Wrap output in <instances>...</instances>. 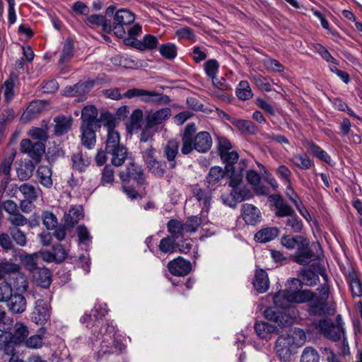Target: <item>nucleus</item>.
Returning a JSON list of instances; mask_svg holds the SVG:
<instances>
[{
    "mask_svg": "<svg viewBox=\"0 0 362 362\" xmlns=\"http://www.w3.org/2000/svg\"><path fill=\"white\" fill-rule=\"evenodd\" d=\"M107 313V305L105 303L95 304L90 314H85L81 318V322L88 323V327L91 322L95 328L92 330V335L95 341H100V352L105 354L112 351V348L120 349L119 343L115 337V327L112 322H107L100 330H98L100 320Z\"/></svg>",
    "mask_w": 362,
    "mask_h": 362,
    "instance_id": "nucleus-1",
    "label": "nucleus"
},
{
    "mask_svg": "<svg viewBox=\"0 0 362 362\" xmlns=\"http://www.w3.org/2000/svg\"><path fill=\"white\" fill-rule=\"evenodd\" d=\"M275 308H267L264 310V317L270 321L276 323L279 327H286L292 325L293 317L286 311H277L276 308H287L291 303H305L303 290H291L286 288L277 292L273 296Z\"/></svg>",
    "mask_w": 362,
    "mask_h": 362,
    "instance_id": "nucleus-2",
    "label": "nucleus"
},
{
    "mask_svg": "<svg viewBox=\"0 0 362 362\" xmlns=\"http://www.w3.org/2000/svg\"><path fill=\"white\" fill-rule=\"evenodd\" d=\"M320 295L310 290H303L305 303L308 304L310 313L315 315L332 314L334 308L328 302L329 288L327 284H322L317 288Z\"/></svg>",
    "mask_w": 362,
    "mask_h": 362,
    "instance_id": "nucleus-3",
    "label": "nucleus"
},
{
    "mask_svg": "<svg viewBox=\"0 0 362 362\" xmlns=\"http://www.w3.org/2000/svg\"><path fill=\"white\" fill-rule=\"evenodd\" d=\"M317 329L326 338L339 343L341 354L346 356L350 354L344 329L340 322L334 324L331 319L325 318L318 322Z\"/></svg>",
    "mask_w": 362,
    "mask_h": 362,
    "instance_id": "nucleus-4",
    "label": "nucleus"
},
{
    "mask_svg": "<svg viewBox=\"0 0 362 362\" xmlns=\"http://www.w3.org/2000/svg\"><path fill=\"white\" fill-rule=\"evenodd\" d=\"M102 93L107 98L112 100H119L124 97L127 98H139L141 101L145 103H158L163 98L162 95L156 91L136 88L129 89L124 94L121 93L120 89L118 88L103 90Z\"/></svg>",
    "mask_w": 362,
    "mask_h": 362,
    "instance_id": "nucleus-5",
    "label": "nucleus"
},
{
    "mask_svg": "<svg viewBox=\"0 0 362 362\" xmlns=\"http://www.w3.org/2000/svg\"><path fill=\"white\" fill-rule=\"evenodd\" d=\"M212 146V138L207 132H200L197 134L192 139H185V145L181 148V152L185 154H189L192 151L196 150L199 153H206L209 151Z\"/></svg>",
    "mask_w": 362,
    "mask_h": 362,
    "instance_id": "nucleus-6",
    "label": "nucleus"
},
{
    "mask_svg": "<svg viewBox=\"0 0 362 362\" xmlns=\"http://www.w3.org/2000/svg\"><path fill=\"white\" fill-rule=\"evenodd\" d=\"M103 126L107 130V139L105 141V151L124 146L120 143V135L115 129V118L110 114H105L103 116Z\"/></svg>",
    "mask_w": 362,
    "mask_h": 362,
    "instance_id": "nucleus-7",
    "label": "nucleus"
},
{
    "mask_svg": "<svg viewBox=\"0 0 362 362\" xmlns=\"http://www.w3.org/2000/svg\"><path fill=\"white\" fill-rule=\"evenodd\" d=\"M134 19V14L132 12L124 8L119 9L115 13L112 30L116 36L122 38L125 35L124 26L133 23Z\"/></svg>",
    "mask_w": 362,
    "mask_h": 362,
    "instance_id": "nucleus-8",
    "label": "nucleus"
},
{
    "mask_svg": "<svg viewBox=\"0 0 362 362\" xmlns=\"http://www.w3.org/2000/svg\"><path fill=\"white\" fill-rule=\"evenodd\" d=\"M155 150L150 147L143 152V157L148 169V171L154 176L161 177L166 170L165 161L158 160L154 158Z\"/></svg>",
    "mask_w": 362,
    "mask_h": 362,
    "instance_id": "nucleus-9",
    "label": "nucleus"
},
{
    "mask_svg": "<svg viewBox=\"0 0 362 362\" xmlns=\"http://www.w3.org/2000/svg\"><path fill=\"white\" fill-rule=\"evenodd\" d=\"M171 115V110L169 107H163L156 111L148 112L145 123L146 127L149 129H154L157 126L162 124Z\"/></svg>",
    "mask_w": 362,
    "mask_h": 362,
    "instance_id": "nucleus-10",
    "label": "nucleus"
},
{
    "mask_svg": "<svg viewBox=\"0 0 362 362\" xmlns=\"http://www.w3.org/2000/svg\"><path fill=\"white\" fill-rule=\"evenodd\" d=\"M295 349L285 334L278 337L275 344V350L281 361H289L295 353Z\"/></svg>",
    "mask_w": 362,
    "mask_h": 362,
    "instance_id": "nucleus-11",
    "label": "nucleus"
},
{
    "mask_svg": "<svg viewBox=\"0 0 362 362\" xmlns=\"http://www.w3.org/2000/svg\"><path fill=\"white\" fill-rule=\"evenodd\" d=\"M318 257V255H315L312 252L309 247L308 242L306 239H304L300 241V244L298 247L297 251L293 256V259L300 264L305 265Z\"/></svg>",
    "mask_w": 362,
    "mask_h": 362,
    "instance_id": "nucleus-12",
    "label": "nucleus"
},
{
    "mask_svg": "<svg viewBox=\"0 0 362 362\" xmlns=\"http://www.w3.org/2000/svg\"><path fill=\"white\" fill-rule=\"evenodd\" d=\"M119 177L122 182L134 180L139 185H143L145 182V177L141 167L136 165L134 163H130L127 167L125 172L119 173Z\"/></svg>",
    "mask_w": 362,
    "mask_h": 362,
    "instance_id": "nucleus-13",
    "label": "nucleus"
},
{
    "mask_svg": "<svg viewBox=\"0 0 362 362\" xmlns=\"http://www.w3.org/2000/svg\"><path fill=\"white\" fill-rule=\"evenodd\" d=\"M50 317L49 305L44 300H37L32 313V320L36 324L43 325Z\"/></svg>",
    "mask_w": 362,
    "mask_h": 362,
    "instance_id": "nucleus-14",
    "label": "nucleus"
},
{
    "mask_svg": "<svg viewBox=\"0 0 362 362\" xmlns=\"http://www.w3.org/2000/svg\"><path fill=\"white\" fill-rule=\"evenodd\" d=\"M168 269L173 275L183 276L190 272L192 266L190 262L179 257L168 264Z\"/></svg>",
    "mask_w": 362,
    "mask_h": 362,
    "instance_id": "nucleus-15",
    "label": "nucleus"
},
{
    "mask_svg": "<svg viewBox=\"0 0 362 362\" xmlns=\"http://www.w3.org/2000/svg\"><path fill=\"white\" fill-rule=\"evenodd\" d=\"M95 126L81 125V142L87 149H93L96 144V134Z\"/></svg>",
    "mask_w": 362,
    "mask_h": 362,
    "instance_id": "nucleus-16",
    "label": "nucleus"
},
{
    "mask_svg": "<svg viewBox=\"0 0 362 362\" xmlns=\"http://www.w3.org/2000/svg\"><path fill=\"white\" fill-rule=\"evenodd\" d=\"M193 194L199 205L202 207L201 215L205 217L210 207L211 194L209 190L194 187Z\"/></svg>",
    "mask_w": 362,
    "mask_h": 362,
    "instance_id": "nucleus-17",
    "label": "nucleus"
},
{
    "mask_svg": "<svg viewBox=\"0 0 362 362\" xmlns=\"http://www.w3.org/2000/svg\"><path fill=\"white\" fill-rule=\"evenodd\" d=\"M275 208V215L278 217H288L294 214L293 209L284 201L279 194H272L269 198Z\"/></svg>",
    "mask_w": 362,
    "mask_h": 362,
    "instance_id": "nucleus-18",
    "label": "nucleus"
},
{
    "mask_svg": "<svg viewBox=\"0 0 362 362\" xmlns=\"http://www.w3.org/2000/svg\"><path fill=\"white\" fill-rule=\"evenodd\" d=\"M242 217L248 225H255L260 221V211L252 204H244L241 209Z\"/></svg>",
    "mask_w": 362,
    "mask_h": 362,
    "instance_id": "nucleus-19",
    "label": "nucleus"
},
{
    "mask_svg": "<svg viewBox=\"0 0 362 362\" xmlns=\"http://www.w3.org/2000/svg\"><path fill=\"white\" fill-rule=\"evenodd\" d=\"M54 133L56 136L66 134L71 128L73 118L71 116L58 115L54 118Z\"/></svg>",
    "mask_w": 362,
    "mask_h": 362,
    "instance_id": "nucleus-20",
    "label": "nucleus"
},
{
    "mask_svg": "<svg viewBox=\"0 0 362 362\" xmlns=\"http://www.w3.org/2000/svg\"><path fill=\"white\" fill-rule=\"evenodd\" d=\"M98 110L94 105H86L81 110V125L99 127V120L98 119Z\"/></svg>",
    "mask_w": 362,
    "mask_h": 362,
    "instance_id": "nucleus-21",
    "label": "nucleus"
},
{
    "mask_svg": "<svg viewBox=\"0 0 362 362\" xmlns=\"http://www.w3.org/2000/svg\"><path fill=\"white\" fill-rule=\"evenodd\" d=\"M106 153L110 157L111 164L115 167L122 165L128 156V151L124 146L112 148Z\"/></svg>",
    "mask_w": 362,
    "mask_h": 362,
    "instance_id": "nucleus-22",
    "label": "nucleus"
},
{
    "mask_svg": "<svg viewBox=\"0 0 362 362\" xmlns=\"http://www.w3.org/2000/svg\"><path fill=\"white\" fill-rule=\"evenodd\" d=\"M34 281L42 288H48L52 282V274L47 268H38L33 272Z\"/></svg>",
    "mask_w": 362,
    "mask_h": 362,
    "instance_id": "nucleus-23",
    "label": "nucleus"
},
{
    "mask_svg": "<svg viewBox=\"0 0 362 362\" xmlns=\"http://www.w3.org/2000/svg\"><path fill=\"white\" fill-rule=\"evenodd\" d=\"M285 335L296 349L302 346L307 340L305 332L303 329L298 327L291 329L290 332Z\"/></svg>",
    "mask_w": 362,
    "mask_h": 362,
    "instance_id": "nucleus-24",
    "label": "nucleus"
},
{
    "mask_svg": "<svg viewBox=\"0 0 362 362\" xmlns=\"http://www.w3.org/2000/svg\"><path fill=\"white\" fill-rule=\"evenodd\" d=\"M253 286L255 288L261 293H264L268 290L269 281L266 271L264 269L256 270Z\"/></svg>",
    "mask_w": 362,
    "mask_h": 362,
    "instance_id": "nucleus-25",
    "label": "nucleus"
},
{
    "mask_svg": "<svg viewBox=\"0 0 362 362\" xmlns=\"http://www.w3.org/2000/svg\"><path fill=\"white\" fill-rule=\"evenodd\" d=\"M94 86L93 81L79 82L73 86L65 88V94L69 96H75L77 95H83L89 92Z\"/></svg>",
    "mask_w": 362,
    "mask_h": 362,
    "instance_id": "nucleus-26",
    "label": "nucleus"
},
{
    "mask_svg": "<svg viewBox=\"0 0 362 362\" xmlns=\"http://www.w3.org/2000/svg\"><path fill=\"white\" fill-rule=\"evenodd\" d=\"M255 329L257 334L262 339H269L273 334L278 331L276 326L266 322H257L255 325Z\"/></svg>",
    "mask_w": 362,
    "mask_h": 362,
    "instance_id": "nucleus-27",
    "label": "nucleus"
},
{
    "mask_svg": "<svg viewBox=\"0 0 362 362\" xmlns=\"http://www.w3.org/2000/svg\"><path fill=\"white\" fill-rule=\"evenodd\" d=\"M8 307L13 313H22L26 308V300L21 294H14L9 299Z\"/></svg>",
    "mask_w": 362,
    "mask_h": 362,
    "instance_id": "nucleus-28",
    "label": "nucleus"
},
{
    "mask_svg": "<svg viewBox=\"0 0 362 362\" xmlns=\"http://www.w3.org/2000/svg\"><path fill=\"white\" fill-rule=\"evenodd\" d=\"M83 216V209L81 206H71L64 214V223L68 227H73Z\"/></svg>",
    "mask_w": 362,
    "mask_h": 362,
    "instance_id": "nucleus-29",
    "label": "nucleus"
},
{
    "mask_svg": "<svg viewBox=\"0 0 362 362\" xmlns=\"http://www.w3.org/2000/svg\"><path fill=\"white\" fill-rule=\"evenodd\" d=\"M86 23L90 25L100 26L107 33L112 31V23L103 15L93 14L86 18Z\"/></svg>",
    "mask_w": 362,
    "mask_h": 362,
    "instance_id": "nucleus-30",
    "label": "nucleus"
},
{
    "mask_svg": "<svg viewBox=\"0 0 362 362\" xmlns=\"http://www.w3.org/2000/svg\"><path fill=\"white\" fill-rule=\"evenodd\" d=\"M52 172L49 167L46 165L39 166L37 170L38 182L46 188H51L53 182L52 179Z\"/></svg>",
    "mask_w": 362,
    "mask_h": 362,
    "instance_id": "nucleus-31",
    "label": "nucleus"
},
{
    "mask_svg": "<svg viewBox=\"0 0 362 362\" xmlns=\"http://www.w3.org/2000/svg\"><path fill=\"white\" fill-rule=\"evenodd\" d=\"M279 232L276 228H265L256 233L255 239L259 243L269 242L279 235Z\"/></svg>",
    "mask_w": 362,
    "mask_h": 362,
    "instance_id": "nucleus-32",
    "label": "nucleus"
},
{
    "mask_svg": "<svg viewBox=\"0 0 362 362\" xmlns=\"http://www.w3.org/2000/svg\"><path fill=\"white\" fill-rule=\"evenodd\" d=\"M293 165L300 170H309L314 165V162L308 156L301 153H296L290 158Z\"/></svg>",
    "mask_w": 362,
    "mask_h": 362,
    "instance_id": "nucleus-33",
    "label": "nucleus"
},
{
    "mask_svg": "<svg viewBox=\"0 0 362 362\" xmlns=\"http://www.w3.org/2000/svg\"><path fill=\"white\" fill-rule=\"evenodd\" d=\"M168 231L171 235L170 238L177 241L180 238H184L185 234L184 231L183 223L177 220H170L167 224Z\"/></svg>",
    "mask_w": 362,
    "mask_h": 362,
    "instance_id": "nucleus-34",
    "label": "nucleus"
},
{
    "mask_svg": "<svg viewBox=\"0 0 362 362\" xmlns=\"http://www.w3.org/2000/svg\"><path fill=\"white\" fill-rule=\"evenodd\" d=\"M17 343L11 339V334H0V351L6 355L12 356L15 354V346Z\"/></svg>",
    "mask_w": 362,
    "mask_h": 362,
    "instance_id": "nucleus-35",
    "label": "nucleus"
},
{
    "mask_svg": "<svg viewBox=\"0 0 362 362\" xmlns=\"http://www.w3.org/2000/svg\"><path fill=\"white\" fill-rule=\"evenodd\" d=\"M178 153V144L177 141L171 140L169 141L164 148V155L166 159L170 163V168H175L176 162L175 158Z\"/></svg>",
    "mask_w": 362,
    "mask_h": 362,
    "instance_id": "nucleus-36",
    "label": "nucleus"
},
{
    "mask_svg": "<svg viewBox=\"0 0 362 362\" xmlns=\"http://www.w3.org/2000/svg\"><path fill=\"white\" fill-rule=\"evenodd\" d=\"M1 88L3 90L4 102L9 104L16 95L13 79L11 77L6 79L1 85Z\"/></svg>",
    "mask_w": 362,
    "mask_h": 362,
    "instance_id": "nucleus-37",
    "label": "nucleus"
},
{
    "mask_svg": "<svg viewBox=\"0 0 362 362\" xmlns=\"http://www.w3.org/2000/svg\"><path fill=\"white\" fill-rule=\"evenodd\" d=\"M158 45V37L152 35H146L141 40L135 42V47L140 50L153 49Z\"/></svg>",
    "mask_w": 362,
    "mask_h": 362,
    "instance_id": "nucleus-38",
    "label": "nucleus"
},
{
    "mask_svg": "<svg viewBox=\"0 0 362 362\" xmlns=\"http://www.w3.org/2000/svg\"><path fill=\"white\" fill-rule=\"evenodd\" d=\"M232 124L244 134H254L257 132V126L250 120L235 119Z\"/></svg>",
    "mask_w": 362,
    "mask_h": 362,
    "instance_id": "nucleus-39",
    "label": "nucleus"
},
{
    "mask_svg": "<svg viewBox=\"0 0 362 362\" xmlns=\"http://www.w3.org/2000/svg\"><path fill=\"white\" fill-rule=\"evenodd\" d=\"M29 334L28 327L23 323L17 322L14 326V332L11 334V339L17 344L25 343Z\"/></svg>",
    "mask_w": 362,
    "mask_h": 362,
    "instance_id": "nucleus-40",
    "label": "nucleus"
},
{
    "mask_svg": "<svg viewBox=\"0 0 362 362\" xmlns=\"http://www.w3.org/2000/svg\"><path fill=\"white\" fill-rule=\"evenodd\" d=\"M348 282L352 296L361 297L362 296V283L354 271L349 273Z\"/></svg>",
    "mask_w": 362,
    "mask_h": 362,
    "instance_id": "nucleus-41",
    "label": "nucleus"
},
{
    "mask_svg": "<svg viewBox=\"0 0 362 362\" xmlns=\"http://www.w3.org/2000/svg\"><path fill=\"white\" fill-rule=\"evenodd\" d=\"M310 146V153L316 157L317 159L324 161L329 165H333V160L330 156L324 151L320 146L315 144L313 142L308 144Z\"/></svg>",
    "mask_w": 362,
    "mask_h": 362,
    "instance_id": "nucleus-42",
    "label": "nucleus"
},
{
    "mask_svg": "<svg viewBox=\"0 0 362 362\" xmlns=\"http://www.w3.org/2000/svg\"><path fill=\"white\" fill-rule=\"evenodd\" d=\"M177 247L180 252L188 254L192 250V257L197 259L199 257L197 245H194L192 239H185L182 243L177 242Z\"/></svg>",
    "mask_w": 362,
    "mask_h": 362,
    "instance_id": "nucleus-43",
    "label": "nucleus"
},
{
    "mask_svg": "<svg viewBox=\"0 0 362 362\" xmlns=\"http://www.w3.org/2000/svg\"><path fill=\"white\" fill-rule=\"evenodd\" d=\"M143 116V111L140 109H136L132 112L127 124V128L130 132H136L141 128Z\"/></svg>",
    "mask_w": 362,
    "mask_h": 362,
    "instance_id": "nucleus-44",
    "label": "nucleus"
},
{
    "mask_svg": "<svg viewBox=\"0 0 362 362\" xmlns=\"http://www.w3.org/2000/svg\"><path fill=\"white\" fill-rule=\"evenodd\" d=\"M160 55L168 60H173L177 54V47L172 42L163 44L159 47Z\"/></svg>",
    "mask_w": 362,
    "mask_h": 362,
    "instance_id": "nucleus-45",
    "label": "nucleus"
},
{
    "mask_svg": "<svg viewBox=\"0 0 362 362\" xmlns=\"http://www.w3.org/2000/svg\"><path fill=\"white\" fill-rule=\"evenodd\" d=\"M236 95L242 100H247L250 99L252 95V91L247 81H241L236 88Z\"/></svg>",
    "mask_w": 362,
    "mask_h": 362,
    "instance_id": "nucleus-46",
    "label": "nucleus"
},
{
    "mask_svg": "<svg viewBox=\"0 0 362 362\" xmlns=\"http://www.w3.org/2000/svg\"><path fill=\"white\" fill-rule=\"evenodd\" d=\"M45 334V329L42 327L38 331V334H35L27 339L25 341V346L29 349H39L42 346V339Z\"/></svg>",
    "mask_w": 362,
    "mask_h": 362,
    "instance_id": "nucleus-47",
    "label": "nucleus"
},
{
    "mask_svg": "<svg viewBox=\"0 0 362 362\" xmlns=\"http://www.w3.org/2000/svg\"><path fill=\"white\" fill-rule=\"evenodd\" d=\"M223 170L218 166H214L210 168L206 176V181L209 185H214L218 183L224 177Z\"/></svg>",
    "mask_w": 362,
    "mask_h": 362,
    "instance_id": "nucleus-48",
    "label": "nucleus"
},
{
    "mask_svg": "<svg viewBox=\"0 0 362 362\" xmlns=\"http://www.w3.org/2000/svg\"><path fill=\"white\" fill-rule=\"evenodd\" d=\"M73 168L78 171H83L90 164L88 156L81 153H77L72 156Z\"/></svg>",
    "mask_w": 362,
    "mask_h": 362,
    "instance_id": "nucleus-49",
    "label": "nucleus"
},
{
    "mask_svg": "<svg viewBox=\"0 0 362 362\" xmlns=\"http://www.w3.org/2000/svg\"><path fill=\"white\" fill-rule=\"evenodd\" d=\"M202 223L203 220L201 217L198 216H190L185 223H183L185 234L195 233Z\"/></svg>",
    "mask_w": 362,
    "mask_h": 362,
    "instance_id": "nucleus-50",
    "label": "nucleus"
},
{
    "mask_svg": "<svg viewBox=\"0 0 362 362\" xmlns=\"http://www.w3.org/2000/svg\"><path fill=\"white\" fill-rule=\"evenodd\" d=\"M20 192L24 195L26 199L35 201L41 192L40 189L35 188L31 185L23 184L19 187Z\"/></svg>",
    "mask_w": 362,
    "mask_h": 362,
    "instance_id": "nucleus-51",
    "label": "nucleus"
},
{
    "mask_svg": "<svg viewBox=\"0 0 362 362\" xmlns=\"http://www.w3.org/2000/svg\"><path fill=\"white\" fill-rule=\"evenodd\" d=\"M320 355L315 349L306 346L301 354L300 362H320Z\"/></svg>",
    "mask_w": 362,
    "mask_h": 362,
    "instance_id": "nucleus-52",
    "label": "nucleus"
},
{
    "mask_svg": "<svg viewBox=\"0 0 362 362\" xmlns=\"http://www.w3.org/2000/svg\"><path fill=\"white\" fill-rule=\"evenodd\" d=\"M115 181V170L110 165H106L101 171L100 184L103 186L112 185Z\"/></svg>",
    "mask_w": 362,
    "mask_h": 362,
    "instance_id": "nucleus-53",
    "label": "nucleus"
},
{
    "mask_svg": "<svg viewBox=\"0 0 362 362\" xmlns=\"http://www.w3.org/2000/svg\"><path fill=\"white\" fill-rule=\"evenodd\" d=\"M300 274L302 281L306 286H313L319 281L317 274L311 269H303Z\"/></svg>",
    "mask_w": 362,
    "mask_h": 362,
    "instance_id": "nucleus-54",
    "label": "nucleus"
},
{
    "mask_svg": "<svg viewBox=\"0 0 362 362\" xmlns=\"http://www.w3.org/2000/svg\"><path fill=\"white\" fill-rule=\"evenodd\" d=\"M158 247L163 253H173L177 248V241L169 236L165 237L160 240Z\"/></svg>",
    "mask_w": 362,
    "mask_h": 362,
    "instance_id": "nucleus-55",
    "label": "nucleus"
},
{
    "mask_svg": "<svg viewBox=\"0 0 362 362\" xmlns=\"http://www.w3.org/2000/svg\"><path fill=\"white\" fill-rule=\"evenodd\" d=\"M230 195L236 202H243L252 197L251 192L247 187H235L232 189Z\"/></svg>",
    "mask_w": 362,
    "mask_h": 362,
    "instance_id": "nucleus-56",
    "label": "nucleus"
},
{
    "mask_svg": "<svg viewBox=\"0 0 362 362\" xmlns=\"http://www.w3.org/2000/svg\"><path fill=\"white\" fill-rule=\"evenodd\" d=\"M47 255L50 256V258L47 259L48 262L56 261L60 262L66 258V252L63 246L59 244L53 247L52 252H48Z\"/></svg>",
    "mask_w": 362,
    "mask_h": 362,
    "instance_id": "nucleus-57",
    "label": "nucleus"
},
{
    "mask_svg": "<svg viewBox=\"0 0 362 362\" xmlns=\"http://www.w3.org/2000/svg\"><path fill=\"white\" fill-rule=\"evenodd\" d=\"M204 69L208 77L214 78L218 72L219 64L217 60L214 59L207 60L204 64Z\"/></svg>",
    "mask_w": 362,
    "mask_h": 362,
    "instance_id": "nucleus-58",
    "label": "nucleus"
},
{
    "mask_svg": "<svg viewBox=\"0 0 362 362\" xmlns=\"http://www.w3.org/2000/svg\"><path fill=\"white\" fill-rule=\"evenodd\" d=\"M16 156L15 153H13L9 157L5 158L1 165H0V175H4L5 182H7L9 180V175L11 168V165L14 157Z\"/></svg>",
    "mask_w": 362,
    "mask_h": 362,
    "instance_id": "nucleus-59",
    "label": "nucleus"
},
{
    "mask_svg": "<svg viewBox=\"0 0 362 362\" xmlns=\"http://www.w3.org/2000/svg\"><path fill=\"white\" fill-rule=\"evenodd\" d=\"M20 270V266L10 262H2L0 263V276L6 274H16Z\"/></svg>",
    "mask_w": 362,
    "mask_h": 362,
    "instance_id": "nucleus-60",
    "label": "nucleus"
},
{
    "mask_svg": "<svg viewBox=\"0 0 362 362\" xmlns=\"http://www.w3.org/2000/svg\"><path fill=\"white\" fill-rule=\"evenodd\" d=\"M74 54V45L70 40H66L64 45L59 63L63 64L69 61Z\"/></svg>",
    "mask_w": 362,
    "mask_h": 362,
    "instance_id": "nucleus-61",
    "label": "nucleus"
},
{
    "mask_svg": "<svg viewBox=\"0 0 362 362\" xmlns=\"http://www.w3.org/2000/svg\"><path fill=\"white\" fill-rule=\"evenodd\" d=\"M286 226L289 227L293 232L298 233L303 228L301 220L294 214L288 216Z\"/></svg>",
    "mask_w": 362,
    "mask_h": 362,
    "instance_id": "nucleus-62",
    "label": "nucleus"
},
{
    "mask_svg": "<svg viewBox=\"0 0 362 362\" xmlns=\"http://www.w3.org/2000/svg\"><path fill=\"white\" fill-rule=\"evenodd\" d=\"M16 117L14 110L8 107L4 109L0 115V127L4 128L5 125L13 121Z\"/></svg>",
    "mask_w": 362,
    "mask_h": 362,
    "instance_id": "nucleus-63",
    "label": "nucleus"
},
{
    "mask_svg": "<svg viewBox=\"0 0 362 362\" xmlns=\"http://www.w3.org/2000/svg\"><path fill=\"white\" fill-rule=\"evenodd\" d=\"M42 110V104L40 100L32 101L26 108V117L29 119L34 117Z\"/></svg>",
    "mask_w": 362,
    "mask_h": 362,
    "instance_id": "nucleus-64",
    "label": "nucleus"
}]
</instances>
